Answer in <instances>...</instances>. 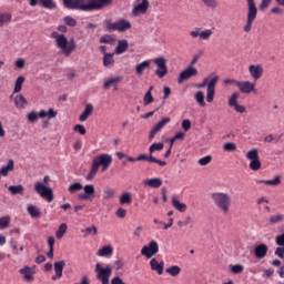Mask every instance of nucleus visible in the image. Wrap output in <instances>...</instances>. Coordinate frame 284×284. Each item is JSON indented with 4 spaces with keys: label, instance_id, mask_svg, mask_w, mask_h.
<instances>
[{
    "label": "nucleus",
    "instance_id": "e2e57ef3",
    "mask_svg": "<svg viewBox=\"0 0 284 284\" xmlns=\"http://www.w3.org/2000/svg\"><path fill=\"white\" fill-rule=\"evenodd\" d=\"M154 156L152 154L146 155V154H140L136 160L138 161H149V163H152Z\"/></svg>",
    "mask_w": 284,
    "mask_h": 284
},
{
    "label": "nucleus",
    "instance_id": "bb28decb",
    "mask_svg": "<svg viewBox=\"0 0 284 284\" xmlns=\"http://www.w3.org/2000/svg\"><path fill=\"white\" fill-rule=\"evenodd\" d=\"M14 170V160H9L7 165L0 169V179L1 176H8V172H12Z\"/></svg>",
    "mask_w": 284,
    "mask_h": 284
},
{
    "label": "nucleus",
    "instance_id": "bf43d9fd",
    "mask_svg": "<svg viewBox=\"0 0 284 284\" xmlns=\"http://www.w3.org/2000/svg\"><path fill=\"white\" fill-rule=\"evenodd\" d=\"M223 148L225 152H236V144L233 142L225 143Z\"/></svg>",
    "mask_w": 284,
    "mask_h": 284
},
{
    "label": "nucleus",
    "instance_id": "864d4df0",
    "mask_svg": "<svg viewBox=\"0 0 284 284\" xmlns=\"http://www.w3.org/2000/svg\"><path fill=\"white\" fill-rule=\"evenodd\" d=\"M100 43H108L109 45H112V43H114V38L110 34H104L100 38Z\"/></svg>",
    "mask_w": 284,
    "mask_h": 284
},
{
    "label": "nucleus",
    "instance_id": "a211bd4d",
    "mask_svg": "<svg viewBox=\"0 0 284 284\" xmlns=\"http://www.w3.org/2000/svg\"><path fill=\"white\" fill-rule=\"evenodd\" d=\"M82 190H84V192L79 195V199H81V201H88L89 199H92L94 196L95 189L92 184H87L82 186Z\"/></svg>",
    "mask_w": 284,
    "mask_h": 284
},
{
    "label": "nucleus",
    "instance_id": "4be33fe9",
    "mask_svg": "<svg viewBox=\"0 0 284 284\" xmlns=\"http://www.w3.org/2000/svg\"><path fill=\"white\" fill-rule=\"evenodd\" d=\"M255 258H265L267 256V245L260 244L254 248Z\"/></svg>",
    "mask_w": 284,
    "mask_h": 284
},
{
    "label": "nucleus",
    "instance_id": "423d86ee",
    "mask_svg": "<svg viewBox=\"0 0 284 284\" xmlns=\"http://www.w3.org/2000/svg\"><path fill=\"white\" fill-rule=\"evenodd\" d=\"M246 159L251 161L248 164L250 170H252L253 172H258V170H261V159L258 156V149L250 150L246 153Z\"/></svg>",
    "mask_w": 284,
    "mask_h": 284
},
{
    "label": "nucleus",
    "instance_id": "3c124183",
    "mask_svg": "<svg viewBox=\"0 0 284 284\" xmlns=\"http://www.w3.org/2000/svg\"><path fill=\"white\" fill-rule=\"evenodd\" d=\"M239 104V93L234 92L229 99V105L230 108H234Z\"/></svg>",
    "mask_w": 284,
    "mask_h": 284
},
{
    "label": "nucleus",
    "instance_id": "a18cd8bd",
    "mask_svg": "<svg viewBox=\"0 0 284 284\" xmlns=\"http://www.w3.org/2000/svg\"><path fill=\"white\" fill-rule=\"evenodd\" d=\"M68 232V224L62 223L60 224L58 231L55 232L57 239H63V235Z\"/></svg>",
    "mask_w": 284,
    "mask_h": 284
},
{
    "label": "nucleus",
    "instance_id": "f8f14e48",
    "mask_svg": "<svg viewBox=\"0 0 284 284\" xmlns=\"http://www.w3.org/2000/svg\"><path fill=\"white\" fill-rule=\"evenodd\" d=\"M216 83H219V75L213 77L207 83L206 89V101L207 103H212L214 101V93L216 91Z\"/></svg>",
    "mask_w": 284,
    "mask_h": 284
},
{
    "label": "nucleus",
    "instance_id": "052dcab7",
    "mask_svg": "<svg viewBox=\"0 0 284 284\" xmlns=\"http://www.w3.org/2000/svg\"><path fill=\"white\" fill-rule=\"evenodd\" d=\"M39 119H41V116H39V113H37L36 111H31L28 114V121H30V123H34V121H38Z\"/></svg>",
    "mask_w": 284,
    "mask_h": 284
},
{
    "label": "nucleus",
    "instance_id": "37998d69",
    "mask_svg": "<svg viewBox=\"0 0 284 284\" xmlns=\"http://www.w3.org/2000/svg\"><path fill=\"white\" fill-rule=\"evenodd\" d=\"M106 30H109V32H119V22H112V20H106Z\"/></svg>",
    "mask_w": 284,
    "mask_h": 284
},
{
    "label": "nucleus",
    "instance_id": "6e6d98bb",
    "mask_svg": "<svg viewBox=\"0 0 284 284\" xmlns=\"http://www.w3.org/2000/svg\"><path fill=\"white\" fill-rule=\"evenodd\" d=\"M199 165L205 166V165H210V163H212V155H206L204 158H201L197 161Z\"/></svg>",
    "mask_w": 284,
    "mask_h": 284
},
{
    "label": "nucleus",
    "instance_id": "de8ad7c7",
    "mask_svg": "<svg viewBox=\"0 0 284 284\" xmlns=\"http://www.w3.org/2000/svg\"><path fill=\"white\" fill-rule=\"evenodd\" d=\"M166 274H170V276H179L181 274V267L174 265L165 270Z\"/></svg>",
    "mask_w": 284,
    "mask_h": 284
},
{
    "label": "nucleus",
    "instance_id": "79ce46f5",
    "mask_svg": "<svg viewBox=\"0 0 284 284\" xmlns=\"http://www.w3.org/2000/svg\"><path fill=\"white\" fill-rule=\"evenodd\" d=\"M163 148H164L163 142L153 143L149 148V153L154 154V152H161V150H163Z\"/></svg>",
    "mask_w": 284,
    "mask_h": 284
},
{
    "label": "nucleus",
    "instance_id": "13d9d810",
    "mask_svg": "<svg viewBox=\"0 0 284 284\" xmlns=\"http://www.w3.org/2000/svg\"><path fill=\"white\" fill-rule=\"evenodd\" d=\"M10 226V216H2L0 217V227L6 230V227Z\"/></svg>",
    "mask_w": 284,
    "mask_h": 284
},
{
    "label": "nucleus",
    "instance_id": "0eeeda50",
    "mask_svg": "<svg viewBox=\"0 0 284 284\" xmlns=\"http://www.w3.org/2000/svg\"><path fill=\"white\" fill-rule=\"evenodd\" d=\"M92 163L99 170L102 165V172H105L112 165V155L103 153L93 159Z\"/></svg>",
    "mask_w": 284,
    "mask_h": 284
},
{
    "label": "nucleus",
    "instance_id": "09e8293b",
    "mask_svg": "<svg viewBox=\"0 0 284 284\" xmlns=\"http://www.w3.org/2000/svg\"><path fill=\"white\" fill-rule=\"evenodd\" d=\"M97 172H99V169L95 166V164L92 162L91 164V170L88 173V175L85 176L87 181H92V179H94V176H97Z\"/></svg>",
    "mask_w": 284,
    "mask_h": 284
},
{
    "label": "nucleus",
    "instance_id": "20e7f679",
    "mask_svg": "<svg viewBox=\"0 0 284 284\" xmlns=\"http://www.w3.org/2000/svg\"><path fill=\"white\" fill-rule=\"evenodd\" d=\"M48 183H50V176L45 175L43 182H37L34 184V190L41 199H47L48 203H52V201H54V192L48 186Z\"/></svg>",
    "mask_w": 284,
    "mask_h": 284
},
{
    "label": "nucleus",
    "instance_id": "b1692460",
    "mask_svg": "<svg viewBox=\"0 0 284 284\" xmlns=\"http://www.w3.org/2000/svg\"><path fill=\"white\" fill-rule=\"evenodd\" d=\"M19 273L23 274L26 281H28L29 283H32V281H34V276H32L34 274V271H32L30 266H24L23 268H20Z\"/></svg>",
    "mask_w": 284,
    "mask_h": 284
},
{
    "label": "nucleus",
    "instance_id": "f704fd0d",
    "mask_svg": "<svg viewBox=\"0 0 284 284\" xmlns=\"http://www.w3.org/2000/svg\"><path fill=\"white\" fill-rule=\"evenodd\" d=\"M8 192H10L13 196H17V194L23 195V185H10L8 186Z\"/></svg>",
    "mask_w": 284,
    "mask_h": 284
},
{
    "label": "nucleus",
    "instance_id": "c9c22d12",
    "mask_svg": "<svg viewBox=\"0 0 284 284\" xmlns=\"http://www.w3.org/2000/svg\"><path fill=\"white\" fill-rule=\"evenodd\" d=\"M132 203V193L125 192L120 196V205H130Z\"/></svg>",
    "mask_w": 284,
    "mask_h": 284
},
{
    "label": "nucleus",
    "instance_id": "ea45409f",
    "mask_svg": "<svg viewBox=\"0 0 284 284\" xmlns=\"http://www.w3.org/2000/svg\"><path fill=\"white\" fill-rule=\"evenodd\" d=\"M150 103H154V97H152V87H150L149 91L143 98V105H150Z\"/></svg>",
    "mask_w": 284,
    "mask_h": 284
},
{
    "label": "nucleus",
    "instance_id": "f257e3e1",
    "mask_svg": "<svg viewBox=\"0 0 284 284\" xmlns=\"http://www.w3.org/2000/svg\"><path fill=\"white\" fill-rule=\"evenodd\" d=\"M68 10H81L82 12H94V10H103L112 4V0H63Z\"/></svg>",
    "mask_w": 284,
    "mask_h": 284
},
{
    "label": "nucleus",
    "instance_id": "ddd939ff",
    "mask_svg": "<svg viewBox=\"0 0 284 284\" xmlns=\"http://www.w3.org/2000/svg\"><path fill=\"white\" fill-rule=\"evenodd\" d=\"M196 74H199V70L189 64V67L180 73L178 82L183 83V81H187L189 79H192V77H196Z\"/></svg>",
    "mask_w": 284,
    "mask_h": 284
},
{
    "label": "nucleus",
    "instance_id": "6ab92c4d",
    "mask_svg": "<svg viewBox=\"0 0 284 284\" xmlns=\"http://www.w3.org/2000/svg\"><path fill=\"white\" fill-rule=\"evenodd\" d=\"M53 267H54L55 275H53L51 278L52 281H57V278H61V276H63V268L65 267V261L54 262Z\"/></svg>",
    "mask_w": 284,
    "mask_h": 284
},
{
    "label": "nucleus",
    "instance_id": "5701e85b",
    "mask_svg": "<svg viewBox=\"0 0 284 284\" xmlns=\"http://www.w3.org/2000/svg\"><path fill=\"white\" fill-rule=\"evenodd\" d=\"M114 54L116 53L113 51L112 53H105V55H103L102 63L104 68H114Z\"/></svg>",
    "mask_w": 284,
    "mask_h": 284
},
{
    "label": "nucleus",
    "instance_id": "58836bf2",
    "mask_svg": "<svg viewBox=\"0 0 284 284\" xmlns=\"http://www.w3.org/2000/svg\"><path fill=\"white\" fill-rule=\"evenodd\" d=\"M123 81V78L122 77H115V78H111L109 80H106L104 83H103V88L104 90H108V88H110V85H114L119 82Z\"/></svg>",
    "mask_w": 284,
    "mask_h": 284
},
{
    "label": "nucleus",
    "instance_id": "f3484780",
    "mask_svg": "<svg viewBox=\"0 0 284 284\" xmlns=\"http://www.w3.org/2000/svg\"><path fill=\"white\" fill-rule=\"evenodd\" d=\"M41 3L42 8H45L47 10H54L57 8V2L54 0H30L29 4L34 8L37 3Z\"/></svg>",
    "mask_w": 284,
    "mask_h": 284
},
{
    "label": "nucleus",
    "instance_id": "c03bdc74",
    "mask_svg": "<svg viewBox=\"0 0 284 284\" xmlns=\"http://www.w3.org/2000/svg\"><path fill=\"white\" fill-rule=\"evenodd\" d=\"M80 190H83V184H81V182H75L68 187V192L70 194H74V192H80Z\"/></svg>",
    "mask_w": 284,
    "mask_h": 284
},
{
    "label": "nucleus",
    "instance_id": "7c9ffc66",
    "mask_svg": "<svg viewBox=\"0 0 284 284\" xmlns=\"http://www.w3.org/2000/svg\"><path fill=\"white\" fill-rule=\"evenodd\" d=\"M148 68H150V62L149 60H144L141 63L136 64L135 72L139 77H141V74H143V72L148 70Z\"/></svg>",
    "mask_w": 284,
    "mask_h": 284
},
{
    "label": "nucleus",
    "instance_id": "cd10ccee",
    "mask_svg": "<svg viewBox=\"0 0 284 284\" xmlns=\"http://www.w3.org/2000/svg\"><path fill=\"white\" fill-rule=\"evenodd\" d=\"M92 112H94V106L92 104H87L84 108V111L82 112V114L79 118V121L83 122V121H88V116H90V114H92Z\"/></svg>",
    "mask_w": 284,
    "mask_h": 284
},
{
    "label": "nucleus",
    "instance_id": "1a4fd4ad",
    "mask_svg": "<svg viewBox=\"0 0 284 284\" xmlns=\"http://www.w3.org/2000/svg\"><path fill=\"white\" fill-rule=\"evenodd\" d=\"M159 254V242L158 241H151L149 245H144L141 248V255L145 256V258H152V256H156Z\"/></svg>",
    "mask_w": 284,
    "mask_h": 284
},
{
    "label": "nucleus",
    "instance_id": "774afa93",
    "mask_svg": "<svg viewBox=\"0 0 284 284\" xmlns=\"http://www.w3.org/2000/svg\"><path fill=\"white\" fill-rule=\"evenodd\" d=\"M74 132H78L79 134H85V126H83L82 124H77L73 128Z\"/></svg>",
    "mask_w": 284,
    "mask_h": 284
},
{
    "label": "nucleus",
    "instance_id": "2f4dec72",
    "mask_svg": "<svg viewBox=\"0 0 284 284\" xmlns=\"http://www.w3.org/2000/svg\"><path fill=\"white\" fill-rule=\"evenodd\" d=\"M57 114H59V112L54 111L52 108L49 109V111L41 110L39 112L40 119H45V116H48V119H55Z\"/></svg>",
    "mask_w": 284,
    "mask_h": 284
},
{
    "label": "nucleus",
    "instance_id": "4c0bfd02",
    "mask_svg": "<svg viewBox=\"0 0 284 284\" xmlns=\"http://www.w3.org/2000/svg\"><path fill=\"white\" fill-rule=\"evenodd\" d=\"M24 81H26V78L23 75L18 77L14 83L13 94L19 93V91L23 87Z\"/></svg>",
    "mask_w": 284,
    "mask_h": 284
},
{
    "label": "nucleus",
    "instance_id": "393cba45",
    "mask_svg": "<svg viewBox=\"0 0 284 284\" xmlns=\"http://www.w3.org/2000/svg\"><path fill=\"white\" fill-rule=\"evenodd\" d=\"M14 105L18 110H26V106L28 105V100H26L23 94L16 95Z\"/></svg>",
    "mask_w": 284,
    "mask_h": 284
},
{
    "label": "nucleus",
    "instance_id": "f03ea898",
    "mask_svg": "<svg viewBox=\"0 0 284 284\" xmlns=\"http://www.w3.org/2000/svg\"><path fill=\"white\" fill-rule=\"evenodd\" d=\"M51 39L55 40L57 48L62 50L65 57H70V54H72V52L77 50V42H74V38H71L68 41V38H65V34H59V32L53 31L51 33Z\"/></svg>",
    "mask_w": 284,
    "mask_h": 284
},
{
    "label": "nucleus",
    "instance_id": "72a5a7b5",
    "mask_svg": "<svg viewBox=\"0 0 284 284\" xmlns=\"http://www.w3.org/2000/svg\"><path fill=\"white\" fill-rule=\"evenodd\" d=\"M172 205L174 209L178 210V212H185L187 210V205H185V203H182L181 201H179V199H176V197L172 199Z\"/></svg>",
    "mask_w": 284,
    "mask_h": 284
},
{
    "label": "nucleus",
    "instance_id": "338daca9",
    "mask_svg": "<svg viewBox=\"0 0 284 284\" xmlns=\"http://www.w3.org/2000/svg\"><path fill=\"white\" fill-rule=\"evenodd\" d=\"M114 196V189L108 187L104 190V199H112Z\"/></svg>",
    "mask_w": 284,
    "mask_h": 284
},
{
    "label": "nucleus",
    "instance_id": "603ef678",
    "mask_svg": "<svg viewBox=\"0 0 284 284\" xmlns=\"http://www.w3.org/2000/svg\"><path fill=\"white\" fill-rule=\"evenodd\" d=\"M232 274H241L245 267L242 264L230 265Z\"/></svg>",
    "mask_w": 284,
    "mask_h": 284
},
{
    "label": "nucleus",
    "instance_id": "7ed1b4c3",
    "mask_svg": "<svg viewBox=\"0 0 284 284\" xmlns=\"http://www.w3.org/2000/svg\"><path fill=\"white\" fill-rule=\"evenodd\" d=\"M211 199L214 205H216V207L220 209L223 214H227V212H230V205H232V199L230 197V194L223 192H214L211 194Z\"/></svg>",
    "mask_w": 284,
    "mask_h": 284
},
{
    "label": "nucleus",
    "instance_id": "4d7b16f0",
    "mask_svg": "<svg viewBox=\"0 0 284 284\" xmlns=\"http://www.w3.org/2000/svg\"><path fill=\"white\" fill-rule=\"evenodd\" d=\"M64 23H65V26H69L70 28H74L77 26V19H74L70 16H67V17H64Z\"/></svg>",
    "mask_w": 284,
    "mask_h": 284
},
{
    "label": "nucleus",
    "instance_id": "473e14b6",
    "mask_svg": "<svg viewBox=\"0 0 284 284\" xmlns=\"http://www.w3.org/2000/svg\"><path fill=\"white\" fill-rule=\"evenodd\" d=\"M27 211L31 219H39V216H41V210L32 204L28 205Z\"/></svg>",
    "mask_w": 284,
    "mask_h": 284
},
{
    "label": "nucleus",
    "instance_id": "a878e982",
    "mask_svg": "<svg viewBox=\"0 0 284 284\" xmlns=\"http://www.w3.org/2000/svg\"><path fill=\"white\" fill-rule=\"evenodd\" d=\"M144 185L153 189L161 187V185H163V180H161V178H152L144 181Z\"/></svg>",
    "mask_w": 284,
    "mask_h": 284
},
{
    "label": "nucleus",
    "instance_id": "a19ab883",
    "mask_svg": "<svg viewBox=\"0 0 284 284\" xmlns=\"http://www.w3.org/2000/svg\"><path fill=\"white\" fill-rule=\"evenodd\" d=\"M195 101L201 108H205V94L203 93V91H197L195 93Z\"/></svg>",
    "mask_w": 284,
    "mask_h": 284
},
{
    "label": "nucleus",
    "instance_id": "5fc2aeb1",
    "mask_svg": "<svg viewBox=\"0 0 284 284\" xmlns=\"http://www.w3.org/2000/svg\"><path fill=\"white\" fill-rule=\"evenodd\" d=\"M162 126H160L158 123L152 128L150 134H149V139L152 140L154 139V136H156V134H159V132H161Z\"/></svg>",
    "mask_w": 284,
    "mask_h": 284
},
{
    "label": "nucleus",
    "instance_id": "0e129e2a",
    "mask_svg": "<svg viewBox=\"0 0 284 284\" xmlns=\"http://www.w3.org/2000/svg\"><path fill=\"white\" fill-rule=\"evenodd\" d=\"M281 221H283V215L281 214L270 217V223H272V225H276V223H281Z\"/></svg>",
    "mask_w": 284,
    "mask_h": 284
},
{
    "label": "nucleus",
    "instance_id": "8fccbe9b",
    "mask_svg": "<svg viewBox=\"0 0 284 284\" xmlns=\"http://www.w3.org/2000/svg\"><path fill=\"white\" fill-rule=\"evenodd\" d=\"M11 21H12V14L0 13V26H3V23H10Z\"/></svg>",
    "mask_w": 284,
    "mask_h": 284
},
{
    "label": "nucleus",
    "instance_id": "680f3d73",
    "mask_svg": "<svg viewBox=\"0 0 284 284\" xmlns=\"http://www.w3.org/2000/svg\"><path fill=\"white\" fill-rule=\"evenodd\" d=\"M84 234H87V236H97V226H90V227H87L84 231H82Z\"/></svg>",
    "mask_w": 284,
    "mask_h": 284
},
{
    "label": "nucleus",
    "instance_id": "4468645a",
    "mask_svg": "<svg viewBox=\"0 0 284 284\" xmlns=\"http://www.w3.org/2000/svg\"><path fill=\"white\" fill-rule=\"evenodd\" d=\"M212 34V29H205L204 31H201V28H195L193 31L190 32V37H192V39L200 38L202 41H207V39H210Z\"/></svg>",
    "mask_w": 284,
    "mask_h": 284
},
{
    "label": "nucleus",
    "instance_id": "c85d7f7f",
    "mask_svg": "<svg viewBox=\"0 0 284 284\" xmlns=\"http://www.w3.org/2000/svg\"><path fill=\"white\" fill-rule=\"evenodd\" d=\"M255 183L264 185H281V175H276L273 180H256Z\"/></svg>",
    "mask_w": 284,
    "mask_h": 284
},
{
    "label": "nucleus",
    "instance_id": "e433bc0d",
    "mask_svg": "<svg viewBox=\"0 0 284 284\" xmlns=\"http://www.w3.org/2000/svg\"><path fill=\"white\" fill-rule=\"evenodd\" d=\"M113 252L114 250L112 248V246H104L101 250H99L98 256H102V257L112 256Z\"/></svg>",
    "mask_w": 284,
    "mask_h": 284
},
{
    "label": "nucleus",
    "instance_id": "9d476101",
    "mask_svg": "<svg viewBox=\"0 0 284 284\" xmlns=\"http://www.w3.org/2000/svg\"><path fill=\"white\" fill-rule=\"evenodd\" d=\"M138 4H135L131 11V17H141L142 14H148V10L150 9L149 0H136Z\"/></svg>",
    "mask_w": 284,
    "mask_h": 284
},
{
    "label": "nucleus",
    "instance_id": "49530a36",
    "mask_svg": "<svg viewBox=\"0 0 284 284\" xmlns=\"http://www.w3.org/2000/svg\"><path fill=\"white\" fill-rule=\"evenodd\" d=\"M205 8H211V10H216L219 8V1L216 0H202Z\"/></svg>",
    "mask_w": 284,
    "mask_h": 284
},
{
    "label": "nucleus",
    "instance_id": "dca6fc26",
    "mask_svg": "<svg viewBox=\"0 0 284 284\" xmlns=\"http://www.w3.org/2000/svg\"><path fill=\"white\" fill-rule=\"evenodd\" d=\"M248 73L252 77V79H254V81H258V79H261V77H263V65L251 64L248 67Z\"/></svg>",
    "mask_w": 284,
    "mask_h": 284
},
{
    "label": "nucleus",
    "instance_id": "412c9836",
    "mask_svg": "<svg viewBox=\"0 0 284 284\" xmlns=\"http://www.w3.org/2000/svg\"><path fill=\"white\" fill-rule=\"evenodd\" d=\"M128 48H130L128 40H125V39L119 40L118 45L114 49L113 53L123 54V53L128 52Z\"/></svg>",
    "mask_w": 284,
    "mask_h": 284
},
{
    "label": "nucleus",
    "instance_id": "39448f33",
    "mask_svg": "<svg viewBox=\"0 0 284 284\" xmlns=\"http://www.w3.org/2000/svg\"><path fill=\"white\" fill-rule=\"evenodd\" d=\"M247 2V18H246V24L244 26L243 30L244 32H251L252 31V23H254L256 19V14H258V9L256 8V1L255 0H246Z\"/></svg>",
    "mask_w": 284,
    "mask_h": 284
},
{
    "label": "nucleus",
    "instance_id": "c756f323",
    "mask_svg": "<svg viewBox=\"0 0 284 284\" xmlns=\"http://www.w3.org/2000/svg\"><path fill=\"white\" fill-rule=\"evenodd\" d=\"M132 28V23L125 19L118 20V32H125V30H130Z\"/></svg>",
    "mask_w": 284,
    "mask_h": 284
},
{
    "label": "nucleus",
    "instance_id": "9b49d317",
    "mask_svg": "<svg viewBox=\"0 0 284 284\" xmlns=\"http://www.w3.org/2000/svg\"><path fill=\"white\" fill-rule=\"evenodd\" d=\"M154 63L156 65L155 74L159 79H163L165 74H168V61L163 57H159L154 59Z\"/></svg>",
    "mask_w": 284,
    "mask_h": 284
},
{
    "label": "nucleus",
    "instance_id": "aec40b11",
    "mask_svg": "<svg viewBox=\"0 0 284 284\" xmlns=\"http://www.w3.org/2000/svg\"><path fill=\"white\" fill-rule=\"evenodd\" d=\"M150 265H151L152 272H156L159 274V276H161L163 274V267H165V262L161 261L159 263V261H156V258H152L150 261Z\"/></svg>",
    "mask_w": 284,
    "mask_h": 284
},
{
    "label": "nucleus",
    "instance_id": "6e6552de",
    "mask_svg": "<svg viewBox=\"0 0 284 284\" xmlns=\"http://www.w3.org/2000/svg\"><path fill=\"white\" fill-rule=\"evenodd\" d=\"M95 272L98 274V281H101L102 284H110V276H112V266H106L105 268L101 267V264L95 265Z\"/></svg>",
    "mask_w": 284,
    "mask_h": 284
},
{
    "label": "nucleus",
    "instance_id": "69168bd1",
    "mask_svg": "<svg viewBox=\"0 0 284 284\" xmlns=\"http://www.w3.org/2000/svg\"><path fill=\"white\" fill-rule=\"evenodd\" d=\"M275 243L276 245H280V247H284V233L275 237Z\"/></svg>",
    "mask_w": 284,
    "mask_h": 284
},
{
    "label": "nucleus",
    "instance_id": "2eb2a0df",
    "mask_svg": "<svg viewBox=\"0 0 284 284\" xmlns=\"http://www.w3.org/2000/svg\"><path fill=\"white\" fill-rule=\"evenodd\" d=\"M237 88L242 94H252L256 88V84L250 81H240Z\"/></svg>",
    "mask_w": 284,
    "mask_h": 284
}]
</instances>
